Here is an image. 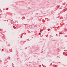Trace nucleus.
<instances>
[{
  "label": "nucleus",
  "instance_id": "f257e3e1",
  "mask_svg": "<svg viewBox=\"0 0 67 67\" xmlns=\"http://www.w3.org/2000/svg\"><path fill=\"white\" fill-rule=\"evenodd\" d=\"M49 29H48V31H49Z\"/></svg>",
  "mask_w": 67,
  "mask_h": 67
},
{
  "label": "nucleus",
  "instance_id": "f03ea898",
  "mask_svg": "<svg viewBox=\"0 0 67 67\" xmlns=\"http://www.w3.org/2000/svg\"><path fill=\"white\" fill-rule=\"evenodd\" d=\"M21 38H22V36H21Z\"/></svg>",
  "mask_w": 67,
  "mask_h": 67
}]
</instances>
